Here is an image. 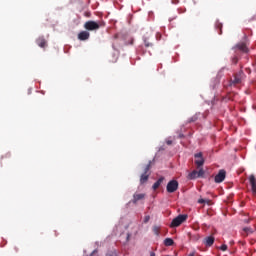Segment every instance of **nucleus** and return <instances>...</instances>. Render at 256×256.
Returning a JSON list of instances; mask_svg holds the SVG:
<instances>
[{
	"instance_id": "1",
	"label": "nucleus",
	"mask_w": 256,
	"mask_h": 256,
	"mask_svg": "<svg viewBox=\"0 0 256 256\" xmlns=\"http://www.w3.org/2000/svg\"><path fill=\"white\" fill-rule=\"evenodd\" d=\"M151 170V162H149L145 168H144V172L142 173V175L140 176V184L144 185V183H147V181H149V176L151 175V172H149Z\"/></svg>"
},
{
	"instance_id": "2",
	"label": "nucleus",
	"mask_w": 256,
	"mask_h": 256,
	"mask_svg": "<svg viewBox=\"0 0 256 256\" xmlns=\"http://www.w3.org/2000/svg\"><path fill=\"white\" fill-rule=\"evenodd\" d=\"M185 221H187V215L185 214H180L178 215L176 218H174L170 224L171 228L174 227H179V225H181L182 223H185Z\"/></svg>"
},
{
	"instance_id": "3",
	"label": "nucleus",
	"mask_w": 256,
	"mask_h": 256,
	"mask_svg": "<svg viewBox=\"0 0 256 256\" xmlns=\"http://www.w3.org/2000/svg\"><path fill=\"white\" fill-rule=\"evenodd\" d=\"M179 189V182L177 180H171L166 186L167 193H175Z\"/></svg>"
},
{
	"instance_id": "4",
	"label": "nucleus",
	"mask_w": 256,
	"mask_h": 256,
	"mask_svg": "<svg viewBox=\"0 0 256 256\" xmlns=\"http://www.w3.org/2000/svg\"><path fill=\"white\" fill-rule=\"evenodd\" d=\"M195 158V165L197 166V169H201V167H203V165H205V159L203 158V153H196L194 155Z\"/></svg>"
},
{
	"instance_id": "5",
	"label": "nucleus",
	"mask_w": 256,
	"mask_h": 256,
	"mask_svg": "<svg viewBox=\"0 0 256 256\" xmlns=\"http://www.w3.org/2000/svg\"><path fill=\"white\" fill-rule=\"evenodd\" d=\"M232 49L235 51V53H237V51H240L241 53H249V48L244 42L236 44Z\"/></svg>"
},
{
	"instance_id": "6",
	"label": "nucleus",
	"mask_w": 256,
	"mask_h": 256,
	"mask_svg": "<svg viewBox=\"0 0 256 256\" xmlns=\"http://www.w3.org/2000/svg\"><path fill=\"white\" fill-rule=\"evenodd\" d=\"M84 27L87 29V31H97V29H99L101 25H99V23L95 21H87L84 24Z\"/></svg>"
},
{
	"instance_id": "7",
	"label": "nucleus",
	"mask_w": 256,
	"mask_h": 256,
	"mask_svg": "<svg viewBox=\"0 0 256 256\" xmlns=\"http://www.w3.org/2000/svg\"><path fill=\"white\" fill-rule=\"evenodd\" d=\"M225 177H227V172L225 170H219L218 174L215 176V183H223L225 181Z\"/></svg>"
},
{
	"instance_id": "8",
	"label": "nucleus",
	"mask_w": 256,
	"mask_h": 256,
	"mask_svg": "<svg viewBox=\"0 0 256 256\" xmlns=\"http://www.w3.org/2000/svg\"><path fill=\"white\" fill-rule=\"evenodd\" d=\"M241 81H243V71L234 75V78L231 80V85H239Z\"/></svg>"
},
{
	"instance_id": "9",
	"label": "nucleus",
	"mask_w": 256,
	"mask_h": 256,
	"mask_svg": "<svg viewBox=\"0 0 256 256\" xmlns=\"http://www.w3.org/2000/svg\"><path fill=\"white\" fill-rule=\"evenodd\" d=\"M249 183H250V186H251L252 194L256 195V178H255V175L252 174V175L249 176Z\"/></svg>"
},
{
	"instance_id": "10",
	"label": "nucleus",
	"mask_w": 256,
	"mask_h": 256,
	"mask_svg": "<svg viewBox=\"0 0 256 256\" xmlns=\"http://www.w3.org/2000/svg\"><path fill=\"white\" fill-rule=\"evenodd\" d=\"M145 193H135L133 195L132 203L137 204L138 201H143L145 199Z\"/></svg>"
},
{
	"instance_id": "11",
	"label": "nucleus",
	"mask_w": 256,
	"mask_h": 256,
	"mask_svg": "<svg viewBox=\"0 0 256 256\" xmlns=\"http://www.w3.org/2000/svg\"><path fill=\"white\" fill-rule=\"evenodd\" d=\"M36 44L38 45V47L45 49V47H47V40H45V37L40 36L37 38Z\"/></svg>"
},
{
	"instance_id": "12",
	"label": "nucleus",
	"mask_w": 256,
	"mask_h": 256,
	"mask_svg": "<svg viewBox=\"0 0 256 256\" xmlns=\"http://www.w3.org/2000/svg\"><path fill=\"white\" fill-rule=\"evenodd\" d=\"M255 233V229L251 227H244L242 229V235L243 237H249V235H253Z\"/></svg>"
},
{
	"instance_id": "13",
	"label": "nucleus",
	"mask_w": 256,
	"mask_h": 256,
	"mask_svg": "<svg viewBox=\"0 0 256 256\" xmlns=\"http://www.w3.org/2000/svg\"><path fill=\"white\" fill-rule=\"evenodd\" d=\"M213 243H215V237L213 236H208L204 239V245L206 247H213Z\"/></svg>"
},
{
	"instance_id": "14",
	"label": "nucleus",
	"mask_w": 256,
	"mask_h": 256,
	"mask_svg": "<svg viewBox=\"0 0 256 256\" xmlns=\"http://www.w3.org/2000/svg\"><path fill=\"white\" fill-rule=\"evenodd\" d=\"M89 37H90V34L87 31H82L78 34L79 41H87Z\"/></svg>"
},
{
	"instance_id": "15",
	"label": "nucleus",
	"mask_w": 256,
	"mask_h": 256,
	"mask_svg": "<svg viewBox=\"0 0 256 256\" xmlns=\"http://www.w3.org/2000/svg\"><path fill=\"white\" fill-rule=\"evenodd\" d=\"M163 181H165L164 177H160L152 186V189L154 191H157V189H159V187H161V183H163Z\"/></svg>"
},
{
	"instance_id": "16",
	"label": "nucleus",
	"mask_w": 256,
	"mask_h": 256,
	"mask_svg": "<svg viewBox=\"0 0 256 256\" xmlns=\"http://www.w3.org/2000/svg\"><path fill=\"white\" fill-rule=\"evenodd\" d=\"M188 177L189 179H197L199 178V172L197 170H194L188 175Z\"/></svg>"
},
{
	"instance_id": "17",
	"label": "nucleus",
	"mask_w": 256,
	"mask_h": 256,
	"mask_svg": "<svg viewBox=\"0 0 256 256\" xmlns=\"http://www.w3.org/2000/svg\"><path fill=\"white\" fill-rule=\"evenodd\" d=\"M174 243H175V242H174L173 239H171V238H166V239L164 240V245H165L166 247H171V246H173Z\"/></svg>"
},
{
	"instance_id": "18",
	"label": "nucleus",
	"mask_w": 256,
	"mask_h": 256,
	"mask_svg": "<svg viewBox=\"0 0 256 256\" xmlns=\"http://www.w3.org/2000/svg\"><path fill=\"white\" fill-rule=\"evenodd\" d=\"M161 231V228L159 226H154L153 227V233L159 236V233Z\"/></svg>"
},
{
	"instance_id": "19",
	"label": "nucleus",
	"mask_w": 256,
	"mask_h": 256,
	"mask_svg": "<svg viewBox=\"0 0 256 256\" xmlns=\"http://www.w3.org/2000/svg\"><path fill=\"white\" fill-rule=\"evenodd\" d=\"M203 175H205V170H203V168H200L198 171V177H203Z\"/></svg>"
},
{
	"instance_id": "20",
	"label": "nucleus",
	"mask_w": 256,
	"mask_h": 256,
	"mask_svg": "<svg viewBox=\"0 0 256 256\" xmlns=\"http://www.w3.org/2000/svg\"><path fill=\"white\" fill-rule=\"evenodd\" d=\"M238 61H239V58H237V56H234V57L232 58V63H233L234 65H237Z\"/></svg>"
},
{
	"instance_id": "21",
	"label": "nucleus",
	"mask_w": 256,
	"mask_h": 256,
	"mask_svg": "<svg viewBox=\"0 0 256 256\" xmlns=\"http://www.w3.org/2000/svg\"><path fill=\"white\" fill-rule=\"evenodd\" d=\"M144 44H145V47H151V43H149V41H147V39L145 38L144 39Z\"/></svg>"
},
{
	"instance_id": "22",
	"label": "nucleus",
	"mask_w": 256,
	"mask_h": 256,
	"mask_svg": "<svg viewBox=\"0 0 256 256\" xmlns=\"http://www.w3.org/2000/svg\"><path fill=\"white\" fill-rule=\"evenodd\" d=\"M150 219H151V216H145L144 223H149Z\"/></svg>"
},
{
	"instance_id": "23",
	"label": "nucleus",
	"mask_w": 256,
	"mask_h": 256,
	"mask_svg": "<svg viewBox=\"0 0 256 256\" xmlns=\"http://www.w3.org/2000/svg\"><path fill=\"white\" fill-rule=\"evenodd\" d=\"M220 250H221V251H227V244H223V245L220 247Z\"/></svg>"
},
{
	"instance_id": "24",
	"label": "nucleus",
	"mask_w": 256,
	"mask_h": 256,
	"mask_svg": "<svg viewBox=\"0 0 256 256\" xmlns=\"http://www.w3.org/2000/svg\"><path fill=\"white\" fill-rule=\"evenodd\" d=\"M194 121H197V117H192V118L189 120V123H193Z\"/></svg>"
},
{
	"instance_id": "25",
	"label": "nucleus",
	"mask_w": 256,
	"mask_h": 256,
	"mask_svg": "<svg viewBox=\"0 0 256 256\" xmlns=\"http://www.w3.org/2000/svg\"><path fill=\"white\" fill-rule=\"evenodd\" d=\"M216 27H218V28L220 29V35H221V27H223V24L218 23V24L216 25Z\"/></svg>"
},
{
	"instance_id": "26",
	"label": "nucleus",
	"mask_w": 256,
	"mask_h": 256,
	"mask_svg": "<svg viewBox=\"0 0 256 256\" xmlns=\"http://www.w3.org/2000/svg\"><path fill=\"white\" fill-rule=\"evenodd\" d=\"M166 144H167V145H173V141H172V140H167V141H166Z\"/></svg>"
},
{
	"instance_id": "27",
	"label": "nucleus",
	"mask_w": 256,
	"mask_h": 256,
	"mask_svg": "<svg viewBox=\"0 0 256 256\" xmlns=\"http://www.w3.org/2000/svg\"><path fill=\"white\" fill-rule=\"evenodd\" d=\"M198 203H200V204L205 203V199H203V198L199 199V200H198Z\"/></svg>"
},
{
	"instance_id": "28",
	"label": "nucleus",
	"mask_w": 256,
	"mask_h": 256,
	"mask_svg": "<svg viewBox=\"0 0 256 256\" xmlns=\"http://www.w3.org/2000/svg\"><path fill=\"white\" fill-rule=\"evenodd\" d=\"M131 238V234H127V241H129V239Z\"/></svg>"
},
{
	"instance_id": "29",
	"label": "nucleus",
	"mask_w": 256,
	"mask_h": 256,
	"mask_svg": "<svg viewBox=\"0 0 256 256\" xmlns=\"http://www.w3.org/2000/svg\"><path fill=\"white\" fill-rule=\"evenodd\" d=\"M235 244V241H230V245H234Z\"/></svg>"
},
{
	"instance_id": "30",
	"label": "nucleus",
	"mask_w": 256,
	"mask_h": 256,
	"mask_svg": "<svg viewBox=\"0 0 256 256\" xmlns=\"http://www.w3.org/2000/svg\"><path fill=\"white\" fill-rule=\"evenodd\" d=\"M150 256H155V252H150Z\"/></svg>"
},
{
	"instance_id": "31",
	"label": "nucleus",
	"mask_w": 256,
	"mask_h": 256,
	"mask_svg": "<svg viewBox=\"0 0 256 256\" xmlns=\"http://www.w3.org/2000/svg\"><path fill=\"white\" fill-rule=\"evenodd\" d=\"M6 157H11V154L10 153L6 154Z\"/></svg>"
},
{
	"instance_id": "32",
	"label": "nucleus",
	"mask_w": 256,
	"mask_h": 256,
	"mask_svg": "<svg viewBox=\"0 0 256 256\" xmlns=\"http://www.w3.org/2000/svg\"><path fill=\"white\" fill-rule=\"evenodd\" d=\"M108 256H115V255H113V254H108Z\"/></svg>"
}]
</instances>
